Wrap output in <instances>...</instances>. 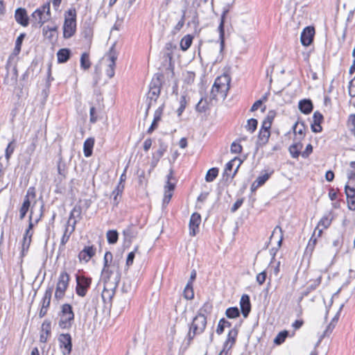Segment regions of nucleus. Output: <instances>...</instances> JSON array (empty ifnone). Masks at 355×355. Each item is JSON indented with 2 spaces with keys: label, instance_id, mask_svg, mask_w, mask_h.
Returning a JSON list of instances; mask_svg holds the SVG:
<instances>
[{
  "label": "nucleus",
  "instance_id": "nucleus-18",
  "mask_svg": "<svg viewBox=\"0 0 355 355\" xmlns=\"http://www.w3.org/2000/svg\"><path fill=\"white\" fill-rule=\"evenodd\" d=\"M15 18L17 23L23 26L28 25V17L24 8H19L15 10Z\"/></svg>",
  "mask_w": 355,
  "mask_h": 355
},
{
  "label": "nucleus",
  "instance_id": "nucleus-16",
  "mask_svg": "<svg viewBox=\"0 0 355 355\" xmlns=\"http://www.w3.org/2000/svg\"><path fill=\"white\" fill-rule=\"evenodd\" d=\"M345 192L347 196V202L349 209L355 210V189L347 184L345 187Z\"/></svg>",
  "mask_w": 355,
  "mask_h": 355
},
{
  "label": "nucleus",
  "instance_id": "nucleus-13",
  "mask_svg": "<svg viewBox=\"0 0 355 355\" xmlns=\"http://www.w3.org/2000/svg\"><path fill=\"white\" fill-rule=\"evenodd\" d=\"M314 35L315 29L313 27H306L301 33L300 40L302 44L305 46H309L313 42Z\"/></svg>",
  "mask_w": 355,
  "mask_h": 355
},
{
  "label": "nucleus",
  "instance_id": "nucleus-41",
  "mask_svg": "<svg viewBox=\"0 0 355 355\" xmlns=\"http://www.w3.org/2000/svg\"><path fill=\"white\" fill-rule=\"evenodd\" d=\"M218 169L217 168H211L208 170L205 176V180L207 182H211L218 176Z\"/></svg>",
  "mask_w": 355,
  "mask_h": 355
},
{
  "label": "nucleus",
  "instance_id": "nucleus-22",
  "mask_svg": "<svg viewBox=\"0 0 355 355\" xmlns=\"http://www.w3.org/2000/svg\"><path fill=\"white\" fill-rule=\"evenodd\" d=\"M116 265L118 268H120L119 261L114 260L112 261V254L110 252H106L104 255V266L102 270H110L114 265Z\"/></svg>",
  "mask_w": 355,
  "mask_h": 355
},
{
  "label": "nucleus",
  "instance_id": "nucleus-28",
  "mask_svg": "<svg viewBox=\"0 0 355 355\" xmlns=\"http://www.w3.org/2000/svg\"><path fill=\"white\" fill-rule=\"evenodd\" d=\"M29 190L28 191L27 195L25 196L24 202L22 203L21 207L19 209V219L23 220L27 214L30 206H31V201L29 199Z\"/></svg>",
  "mask_w": 355,
  "mask_h": 355
},
{
  "label": "nucleus",
  "instance_id": "nucleus-2",
  "mask_svg": "<svg viewBox=\"0 0 355 355\" xmlns=\"http://www.w3.org/2000/svg\"><path fill=\"white\" fill-rule=\"evenodd\" d=\"M121 279L120 268L115 264L112 267V270H102L101 280L103 283V286L116 288Z\"/></svg>",
  "mask_w": 355,
  "mask_h": 355
},
{
  "label": "nucleus",
  "instance_id": "nucleus-64",
  "mask_svg": "<svg viewBox=\"0 0 355 355\" xmlns=\"http://www.w3.org/2000/svg\"><path fill=\"white\" fill-rule=\"evenodd\" d=\"M349 94L351 96L355 97V76L354 78L349 82Z\"/></svg>",
  "mask_w": 355,
  "mask_h": 355
},
{
  "label": "nucleus",
  "instance_id": "nucleus-55",
  "mask_svg": "<svg viewBox=\"0 0 355 355\" xmlns=\"http://www.w3.org/2000/svg\"><path fill=\"white\" fill-rule=\"evenodd\" d=\"M207 108V103L206 101L201 98L196 106V110L199 112H204Z\"/></svg>",
  "mask_w": 355,
  "mask_h": 355
},
{
  "label": "nucleus",
  "instance_id": "nucleus-31",
  "mask_svg": "<svg viewBox=\"0 0 355 355\" xmlns=\"http://www.w3.org/2000/svg\"><path fill=\"white\" fill-rule=\"evenodd\" d=\"M94 145V139L93 138H88L84 142L83 151L86 157H90L92 155V150Z\"/></svg>",
  "mask_w": 355,
  "mask_h": 355
},
{
  "label": "nucleus",
  "instance_id": "nucleus-59",
  "mask_svg": "<svg viewBox=\"0 0 355 355\" xmlns=\"http://www.w3.org/2000/svg\"><path fill=\"white\" fill-rule=\"evenodd\" d=\"M269 177L270 175L268 173H265L263 175H259L255 180L257 183L256 187H260L263 185L268 180Z\"/></svg>",
  "mask_w": 355,
  "mask_h": 355
},
{
  "label": "nucleus",
  "instance_id": "nucleus-10",
  "mask_svg": "<svg viewBox=\"0 0 355 355\" xmlns=\"http://www.w3.org/2000/svg\"><path fill=\"white\" fill-rule=\"evenodd\" d=\"M58 342L62 353L69 355L72 349L71 336L69 334H61L58 336Z\"/></svg>",
  "mask_w": 355,
  "mask_h": 355
},
{
  "label": "nucleus",
  "instance_id": "nucleus-63",
  "mask_svg": "<svg viewBox=\"0 0 355 355\" xmlns=\"http://www.w3.org/2000/svg\"><path fill=\"white\" fill-rule=\"evenodd\" d=\"M232 153L239 154L242 151V146L241 144L236 142H233L230 148Z\"/></svg>",
  "mask_w": 355,
  "mask_h": 355
},
{
  "label": "nucleus",
  "instance_id": "nucleus-45",
  "mask_svg": "<svg viewBox=\"0 0 355 355\" xmlns=\"http://www.w3.org/2000/svg\"><path fill=\"white\" fill-rule=\"evenodd\" d=\"M288 336V331L284 330V331H280L277 335L275 338L274 339V343L276 345H281L285 341V339L287 338Z\"/></svg>",
  "mask_w": 355,
  "mask_h": 355
},
{
  "label": "nucleus",
  "instance_id": "nucleus-33",
  "mask_svg": "<svg viewBox=\"0 0 355 355\" xmlns=\"http://www.w3.org/2000/svg\"><path fill=\"white\" fill-rule=\"evenodd\" d=\"M270 135V130H260L258 135V144L265 145L268 142Z\"/></svg>",
  "mask_w": 355,
  "mask_h": 355
},
{
  "label": "nucleus",
  "instance_id": "nucleus-3",
  "mask_svg": "<svg viewBox=\"0 0 355 355\" xmlns=\"http://www.w3.org/2000/svg\"><path fill=\"white\" fill-rule=\"evenodd\" d=\"M160 75L155 76L149 86V91L147 94L148 105L146 111V115H148L149 109L157 101L161 92L162 83L159 78Z\"/></svg>",
  "mask_w": 355,
  "mask_h": 355
},
{
  "label": "nucleus",
  "instance_id": "nucleus-57",
  "mask_svg": "<svg viewBox=\"0 0 355 355\" xmlns=\"http://www.w3.org/2000/svg\"><path fill=\"white\" fill-rule=\"evenodd\" d=\"M187 105V99L184 96H182L180 100V107L177 110L178 115L180 116L184 112Z\"/></svg>",
  "mask_w": 355,
  "mask_h": 355
},
{
  "label": "nucleus",
  "instance_id": "nucleus-56",
  "mask_svg": "<svg viewBox=\"0 0 355 355\" xmlns=\"http://www.w3.org/2000/svg\"><path fill=\"white\" fill-rule=\"evenodd\" d=\"M164 107V103L162 104L155 112L153 121H159L162 119Z\"/></svg>",
  "mask_w": 355,
  "mask_h": 355
},
{
  "label": "nucleus",
  "instance_id": "nucleus-51",
  "mask_svg": "<svg viewBox=\"0 0 355 355\" xmlns=\"http://www.w3.org/2000/svg\"><path fill=\"white\" fill-rule=\"evenodd\" d=\"M15 141L13 140L8 144V145L7 146V148L6 149L5 157L7 160H9L10 156L12 155V154L13 153V152L15 150Z\"/></svg>",
  "mask_w": 355,
  "mask_h": 355
},
{
  "label": "nucleus",
  "instance_id": "nucleus-48",
  "mask_svg": "<svg viewBox=\"0 0 355 355\" xmlns=\"http://www.w3.org/2000/svg\"><path fill=\"white\" fill-rule=\"evenodd\" d=\"M228 318H236L240 315V311L237 307L228 308L225 311Z\"/></svg>",
  "mask_w": 355,
  "mask_h": 355
},
{
  "label": "nucleus",
  "instance_id": "nucleus-54",
  "mask_svg": "<svg viewBox=\"0 0 355 355\" xmlns=\"http://www.w3.org/2000/svg\"><path fill=\"white\" fill-rule=\"evenodd\" d=\"M37 137L33 139L30 145L27 147L26 153L29 155H32L35 152L37 146Z\"/></svg>",
  "mask_w": 355,
  "mask_h": 355
},
{
  "label": "nucleus",
  "instance_id": "nucleus-6",
  "mask_svg": "<svg viewBox=\"0 0 355 355\" xmlns=\"http://www.w3.org/2000/svg\"><path fill=\"white\" fill-rule=\"evenodd\" d=\"M73 320L74 313L71 306L69 304H63L61 309L60 319L58 322L59 327L61 329H69Z\"/></svg>",
  "mask_w": 355,
  "mask_h": 355
},
{
  "label": "nucleus",
  "instance_id": "nucleus-43",
  "mask_svg": "<svg viewBox=\"0 0 355 355\" xmlns=\"http://www.w3.org/2000/svg\"><path fill=\"white\" fill-rule=\"evenodd\" d=\"M322 280V275H319L315 279L310 281V284L306 288L307 293L314 291L320 284Z\"/></svg>",
  "mask_w": 355,
  "mask_h": 355
},
{
  "label": "nucleus",
  "instance_id": "nucleus-44",
  "mask_svg": "<svg viewBox=\"0 0 355 355\" xmlns=\"http://www.w3.org/2000/svg\"><path fill=\"white\" fill-rule=\"evenodd\" d=\"M335 326H336V324H334V319H332V320L331 321L327 327L326 329L324 330L323 334L320 336L319 340L318 341V343L316 344V346H318L320 344V343L321 342L322 339L324 337L328 336L332 332Z\"/></svg>",
  "mask_w": 355,
  "mask_h": 355
},
{
  "label": "nucleus",
  "instance_id": "nucleus-5",
  "mask_svg": "<svg viewBox=\"0 0 355 355\" xmlns=\"http://www.w3.org/2000/svg\"><path fill=\"white\" fill-rule=\"evenodd\" d=\"M31 17L34 24L38 25L40 27L45 22L49 21L51 17L50 2L46 3L42 6L35 10Z\"/></svg>",
  "mask_w": 355,
  "mask_h": 355
},
{
  "label": "nucleus",
  "instance_id": "nucleus-61",
  "mask_svg": "<svg viewBox=\"0 0 355 355\" xmlns=\"http://www.w3.org/2000/svg\"><path fill=\"white\" fill-rule=\"evenodd\" d=\"M131 282L128 278H125L123 281L121 290L123 293H128L131 291Z\"/></svg>",
  "mask_w": 355,
  "mask_h": 355
},
{
  "label": "nucleus",
  "instance_id": "nucleus-30",
  "mask_svg": "<svg viewBox=\"0 0 355 355\" xmlns=\"http://www.w3.org/2000/svg\"><path fill=\"white\" fill-rule=\"evenodd\" d=\"M71 51L69 49H61L57 53L58 62L59 63H64L69 58Z\"/></svg>",
  "mask_w": 355,
  "mask_h": 355
},
{
  "label": "nucleus",
  "instance_id": "nucleus-27",
  "mask_svg": "<svg viewBox=\"0 0 355 355\" xmlns=\"http://www.w3.org/2000/svg\"><path fill=\"white\" fill-rule=\"evenodd\" d=\"M116 288L112 287L103 286V290L101 293L102 300L105 303L110 302L114 295Z\"/></svg>",
  "mask_w": 355,
  "mask_h": 355
},
{
  "label": "nucleus",
  "instance_id": "nucleus-11",
  "mask_svg": "<svg viewBox=\"0 0 355 355\" xmlns=\"http://www.w3.org/2000/svg\"><path fill=\"white\" fill-rule=\"evenodd\" d=\"M53 290V286H51L48 287L44 293V297L42 300V306L39 313V316L41 318L44 317L48 311V309L51 303Z\"/></svg>",
  "mask_w": 355,
  "mask_h": 355
},
{
  "label": "nucleus",
  "instance_id": "nucleus-46",
  "mask_svg": "<svg viewBox=\"0 0 355 355\" xmlns=\"http://www.w3.org/2000/svg\"><path fill=\"white\" fill-rule=\"evenodd\" d=\"M184 297L187 300H192L194 297V293L193 291V285L191 284V282H188L185 286L184 290Z\"/></svg>",
  "mask_w": 355,
  "mask_h": 355
},
{
  "label": "nucleus",
  "instance_id": "nucleus-34",
  "mask_svg": "<svg viewBox=\"0 0 355 355\" xmlns=\"http://www.w3.org/2000/svg\"><path fill=\"white\" fill-rule=\"evenodd\" d=\"M117 59V54L114 49V46H112L109 53H108V61L109 64L107 65L108 68H112L115 70L116 67V60Z\"/></svg>",
  "mask_w": 355,
  "mask_h": 355
},
{
  "label": "nucleus",
  "instance_id": "nucleus-49",
  "mask_svg": "<svg viewBox=\"0 0 355 355\" xmlns=\"http://www.w3.org/2000/svg\"><path fill=\"white\" fill-rule=\"evenodd\" d=\"M258 121L255 119H250L248 120L247 125H245L246 129L251 133L254 132L257 129Z\"/></svg>",
  "mask_w": 355,
  "mask_h": 355
},
{
  "label": "nucleus",
  "instance_id": "nucleus-4",
  "mask_svg": "<svg viewBox=\"0 0 355 355\" xmlns=\"http://www.w3.org/2000/svg\"><path fill=\"white\" fill-rule=\"evenodd\" d=\"M230 78L227 75H223L218 77L211 88V95L213 98H216L219 94L225 98L230 89Z\"/></svg>",
  "mask_w": 355,
  "mask_h": 355
},
{
  "label": "nucleus",
  "instance_id": "nucleus-7",
  "mask_svg": "<svg viewBox=\"0 0 355 355\" xmlns=\"http://www.w3.org/2000/svg\"><path fill=\"white\" fill-rule=\"evenodd\" d=\"M69 18H65L63 26V36L64 38L71 37L76 31V12L74 8H71L67 11Z\"/></svg>",
  "mask_w": 355,
  "mask_h": 355
},
{
  "label": "nucleus",
  "instance_id": "nucleus-58",
  "mask_svg": "<svg viewBox=\"0 0 355 355\" xmlns=\"http://www.w3.org/2000/svg\"><path fill=\"white\" fill-rule=\"evenodd\" d=\"M316 232L317 231L314 230V232H313L312 236L311 237V239L309 241V243L307 245V250H310L311 252L313 250L315 245L317 243V237H315Z\"/></svg>",
  "mask_w": 355,
  "mask_h": 355
},
{
  "label": "nucleus",
  "instance_id": "nucleus-1",
  "mask_svg": "<svg viewBox=\"0 0 355 355\" xmlns=\"http://www.w3.org/2000/svg\"><path fill=\"white\" fill-rule=\"evenodd\" d=\"M211 306L206 303L199 311V313L193 318L189 324V331L187 333L186 340L187 345H189L195 336L204 332L207 326V318L204 312L209 311Z\"/></svg>",
  "mask_w": 355,
  "mask_h": 355
},
{
  "label": "nucleus",
  "instance_id": "nucleus-47",
  "mask_svg": "<svg viewBox=\"0 0 355 355\" xmlns=\"http://www.w3.org/2000/svg\"><path fill=\"white\" fill-rule=\"evenodd\" d=\"M293 131L295 134H297L300 135V139L303 138L304 137V131L305 127L303 123H298L297 122L293 126Z\"/></svg>",
  "mask_w": 355,
  "mask_h": 355
},
{
  "label": "nucleus",
  "instance_id": "nucleus-15",
  "mask_svg": "<svg viewBox=\"0 0 355 355\" xmlns=\"http://www.w3.org/2000/svg\"><path fill=\"white\" fill-rule=\"evenodd\" d=\"M96 248L94 245L85 246L78 254L80 261L88 262L96 254Z\"/></svg>",
  "mask_w": 355,
  "mask_h": 355
},
{
  "label": "nucleus",
  "instance_id": "nucleus-9",
  "mask_svg": "<svg viewBox=\"0 0 355 355\" xmlns=\"http://www.w3.org/2000/svg\"><path fill=\"white\" fill-rule=\"evenodd\" d=\"M76 294L80 297H85L87 295V290L92 284V278L85 276L76 275Z\"/></svg>",
  "mask_w": 355,
  "mask_h": 355
},
{
  "label": "nucleus",
  "instance_id": "nucleus-19",
  "mask_svg": "<svg viewBox=\"0 0 355 355\" xmlns=\"http://www.w3.org/2000/svg\"><path fill=\"white\" fill-rule=\"evenodd\" d=\"M238 329L236 327L230 330L227 334V338L223 344L224 348L231 349L236 343Z\"/></svg>",
  "mask_w": 355,
  "mask_h": 355
},
{
  "label": "nucleus",
  "instance_id": "nucleus-32",
  "mask_svg": "<svg viewBox=\"0 0 355 355\" xmlns=\"http://www.w3.org/2000/svg\"><path fill=\"white\" fill-rule=\"evenodd\" d=\"M193 36L191 35H187L184 36L180 41V49L183 51H186L189 49L192 44Z\"/></svg>",
  "mask_w": 355,
  "mask_h": 355
},
{
  "label": "nucleus",
  "instance_id": "nucleus-42",
  "mask_svg": "<svg viewBox=\"0 0 355 355\" xmlns=\"http://www.w3.org/2000/svg\"><path fill=\"white\" fill-rule=\"evenodd\" d=\"M119 234L116 230H109L107 232V242L110 244H114L117 242Z\"/></svg>",
  "mask_w": 355,
  "mask_h": 355
},
{
  "label": "nucleus",
  "instance_id": "nucleus-12",
  "mask_svg": "<svg viewBox=\"0 0 355 355\" xmlns=\"http://www.w3.org/2000/svg\"><path fill=\"white\" fill-rule=\"evenodd\" d=\"M333 216L331 212L324 215L318 223L315 230L318 231L317 237H320L324 229L328 228L332 222Z\"/></svg>",
  "mask_w": 355,
  "mask_h": 355
},
{
  "label": "nucleus",
  "instance_id": "nucleus-36",
  "mask_svg": "<svg viewBox=\"0 0 355 355\" xmlns=\"http://www.w3.org/2000/svg\"><path fill=\"white\" fill-rule=\"evenodd\" d=\"M91 67V62L89 60V55L88 53H83L80 57V67L84 70L89 69Z\"/></svg>",
  "mask_w": 355,
  "mask_h": 355
},
{
  "label": "nucleus",
  "instance_id": "nucleus-25",
  "mask_svg": "<svg viewBox=\"0 0 355 355\" xmlns=\"http://www.w3.org/2000/svg\"><path fill=\"white\" fill-rule=\"evenodd\" d=\"M298 107L302 113L308 114L312 112L313 106L310 99H303L299 102Z\"/></svg>",
  "mask_w": 355,
  "mask_h": 355
},
{
  "label": "nucleus",
  "instance_id": "nucleus-35",
  "mask_svg": "<svg viewBox=\"0 0 355 355\" xmlns=\"http://www.w3.org/2000/svg\"><path fill=\"white\" fill-rule=\"evenodd\" d=\"M236 160V158H234V159H232L231 161H230L229 162L227 163V164L225 166V171H224L225 175H226L227 176H231L232 178H233L235 175V174L236 173L240 164H239L237 166V167L234 170L233 174L231 175V171H232L233 166H234V162ZM239 164H241V162Z\"/></svg>",
  "mask_w": 355,
  "mask_h": 355
},
{
  "label": "nucleus",
  "instance_id": "nucleus-50",
  "mask_svg": "<svg viewBox=\"0 0 355 355\" xmlns=\"http://www.w3.org/2000/svg\"><path fill=\"white\" fill-rule=\"evenodd\" d=\"M166 149L167 146L164 143L160 142L158 150L153 155L155 156L156 158L161 159V157L164 155V153L166 151Z\"/></svg>",
  "mask_w": 355,
  "mask_h": 355
},
{
  "label": "nucleus",
  "instance_id": "nucleus-14",
  "mask_svg": "<svg viewBox=\"0 0 355 355\" xmlns=\"http://www.w3.org/2000/svg\"><path fill=\"white\" fill-rule=\"evenodd\" d=\"M201 223V216L198 213H193L189 220V234L192 236L196 235L199 231V225Z\"/></svg>",
  "mask_w": 355,
  "mask_h": 355
},
{
  "label": "nucleus",
  "instance_id": "nucleus-38",
  "mask_svg": "<svg viewBox=\"0 0 355 355\" xmlns=\"http://www.w3.org/2000/svg\"><path fill=\"white\" fill-rule=\"evenodd\" d=\"M232 326L231 322L225 320V318H222L219 320L218 327L216 329V333L218 335H220L223 333L224 329L225 327H230Z\"/></svg>",
  "mask_w": 355,
  "mask_h": 355
},
{
  "label": "nucleus",
  "instance_id": "nucleus-40",
  "mask_svg": "<svg viewBox=\"0 0 355 355\" xmlns=\"http://www.w3.org/2000/svg\"><path fill=\"white\" fill-rule=\"evenodd\" d=\"M182 14L180 20L178 22V24L173 27V28L172 30V33L173 35H175L176 33H178L181 30V28L184 26L186 10H183L182 11Z\"/></svg>",
  "mask_w": 355,
  "mask_h": 355
},
{
  "label": "nucleus",
  "instance_id": "nucleus-23",
  "mask_svg": "<svg viewBox=\"0 0 355 355\" xmlns=\"http://www.w3.org/2000/svg\"><path fill=\"white\" fill-rule=\"evenodd\" d=\"M229 10L227 9H225L223 10L221 17H220V21L218 28V31L219 32V38L220 40V46L221 49L223 48L224 46V35H225V30H224V26H225V17L227 14L228 13Z\"/></svg>",
  "mask_w": 355,
  "mask_h": 355
},
{
  "label": "nucleus",
  "instance_id": "nucleus-20",
  "mask_svg": "<svg viewBox=\"0 0 355 355\" xmlns=\"http://www.w3.org/2000/svg\"><path fill=\"white\" fill-rule=\"evenodd\" d=\"M51 331V324L49 320H44L42 324L40 341L46 343Z\"/></svg>",
  "mask_w": 355,
  "mask_h": 355
},
{
  "label": "nucleus",
  "instance_id": "nucleus-53",
  "mask_svg": "<svg viewBox=\"0 0 355 355\" xmlns=\"http://www.w3.org/2000/svg\"><path fill=\"white\" fill-rule=\"evenodd\" d=\"M32 239H27L26 236H23L22 246H21V254L24 256V253L28 250Z\"/></svg>",
  "mask_w": 355,
  "mask_h": 355
},
{
  "label": "nucleus",
  "instance_id": "nucleus-24",
  "mask_svg": "<svg viewBox=\"0 0 355 355\" xmlns=\"http://www.w3.org/2000/svg\"><path fill=\"white\" fill-rule=\"evenodd\" d=\"M175 183L171 182V181H166V184L164 187V196L163 199V204H168L171 200L173 191L175 189Z\"/></svg>",
  "mask_w": 355,
  "mask_h": 355
},
{
  "label": "nucleus",
  "instance_id": "nucleus-29",
  "mask_svg": "<svg viewBox=\"0 0 355 355\" xmlns=\"http://www.w3.org/2000/svg\"><path fill=\"white\" fill-rule=\"evenodd\" d=\"M124 189V184L119 183L116 187L114 189L112 193V196L113 197V205L114 206H117L121 198V196Z\"/></svg>",
  "mask_w": 355,
  "mask_h": 355
},
{
  "label": "nucleus",
  "instance_id": "nucleus-62",
  "mask_svg": "<svg viewBox=\"0 0 355 355\" xmlns=\"http://www.w3.org/2000/svg\"><path fill=\"white\" fill-rule=\"evenodd\" d=\"M24 37H25V34L21 33L17 37V38L16 40L15 50L17 51V52H19L21 50V43H22V41H23Z\"/></svg>",
  "mask_w": 355,
  "mask_h": 355
},
{
  "label": "nucleus",
  "instance_id": "nucleus-39",
  "mask_svg": "<svg viewBox=\"0 0 355 355\" xmlns=\"http://www.w3.org/2000/svg\"><path fill=\"white\" fill-rule=\"evenodd\" d=\"M81 211L80 206H75L70 213L69 220H73V221H77V219H80Z\"/></svg>",
  "mask_w": 355,
  "mask_h": 355
},
{
  "label": "nucleus",
  "instance_id": "nucleus-60",
  "mask_svg": "<svg viewBox=\"0 0 355 355\" xmlns=\"http://www.w3.org/2000/svg\"><path fill=\"white\" fill-rule=\"evenodd\" d=\"M323 121V116L322 114L316 111L314 112L313 115V123L311 125H315V124H320Z\"/></svg>",
  "mask_w": 355,
  "mask_h": 355
},
{
  "label": "nucleus",
  "instance_id": "nucleus-21",
  "mask_svg": "<svg viewBox=\"0 0 355 355\" xmlns=\"http://www.w3.org/2000/svg\"><path fill=\"white\" fill-rule=\"evenodd\" d=\"M76 224V220L73 222V225L71 227V230H69V225H67L65 227L64 232L61 238L60 244L59 246V250L62 251L64 249L65 244L68 242L71 234L75 230V225Z\"/></svg>",
  "mask_w": 355,
  "mask_h": 355
},
{
  "label": "nucleus",
  "instance_id": "nucleus-26",
  "mask_svg": "<svg viewBox=\"0 0 355 355\" xmlns=\"http://www.w3.org/2000/svg\"><path fill=\"white\" fill-rule=\"evenodd\" d=\"M123 234L124 236L125 241L126 242L131 243L132 239L136 237L137 232L135 226L133 225H130L123 230Z\"/></svg>",
  "mask_w": 355,
  "mask_h": 355
},
{
  "label": "nucleus",
  "instance_id": "nucleus-8",
  "mask_svg": "<svg viewBox=\"0 0 355 355\" xmlns=\"http://www.w3.org/2000/svg\"><path fill=\"white\" fill-rule=\"evenodd\" d=\"M69 275L66 271H63L60 274L55 292V297L56 299H61L64 297L69 286Z\"/></svg>",
  "mask_w": 355,
  "mask_h": 355
},
{
  "label": "nucleus",
  "instance_id": "nucleus-52",
  "mask_svg": "<svg viewBox=\"0 0 355 355\" xmlns=\"http://www.w3.org/2000/svg\"><path fill=\"white\" fill-rule=\"evenodd\" d=\"M58 172L63 178L67 175L66 164L61 159L58 163Z\"/></svg>",
  "mask_w": 355,
  "mask_h": 355
},
{
  "label": "nucleus",
  "instance_id": "nucleus-37",
  "mask_svg": "<svg viewBox=\"0 0 355 355\" xmlns=\"http://www.w3.org/2000/svg\"><path fill=\"white\" fill-rule=\"evenodd\" d=\"M302 145L300 143L295 144L289 147V152L293 158H297L300 155Z\"/></svg>",
  "mask_w": 355,
  "mask_h": 355
},
{
  "label": "nucleus",
  "instance_id": "nucleus-17",
  "mask_svg": "<svg viewBox=\"0 0 355 355\" xmlns=\"http://www.w3.org/2000/svg\"><path fill=\"white\" fill-rule=\"evenodd\" d=\"M240 307L243 317L247 318L251 311L250 297L248 295L244 294L241 296Z\"/></svg>",
  "mask_w": 355,
  "mask_h": 355
}]
</instances>
